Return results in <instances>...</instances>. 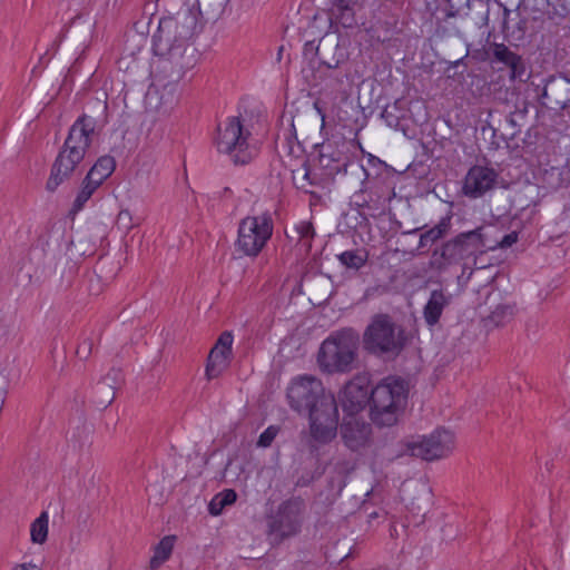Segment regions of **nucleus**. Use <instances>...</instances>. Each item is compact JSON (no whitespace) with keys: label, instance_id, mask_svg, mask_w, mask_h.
<instances>
[{"label":"nucleus","instance_id":"nucleus-8","mask_svg":"<svg viewBox=\"0 0 570 570\" xmlns=\"http://www.w3.org/2000/svg\"><path fill=\"white\" fill-rule=\"evenodd\" d=\"M249 136L250 132L244 129L239 117H229L223 127H218L217 149L228 155L236 166L247 165L256 154L255 148L247 141Z\"/></svg>","mask_w":570,"mask_h":570},{"label":"nucleus","instance_id":"nucleus-42","mask_svg":"<svg viewBox=\"0 0 570 570\" xmlns=\"http://www.w3.org/2000/svg\"><path fill=\"white\" fill-rule=\"evenodd\" d=\"M562 109H566L569 106L570 99L567 100H557L556 101Z\"/></svg>","mask_w":570,"mask_h":570},{"label":"nucleus","instance_id":"nucleus-39","mask_svg":"<svg viewBox=\"0 0 570 570\" xmlns=\"http://www.w3.org/2000/svg\"><path fill=\"white\" fill-rule=\"evenodd\" d=\"M518 233L511 232L507 234L498 244L501 248H509L518 242Z\"/></svg>","mask_w":570,"mask_h":570},{"label":"nucleus","instance_id":"nucleus-44","mask_svg":"<svg viewBox=\"0 0 570 570\" xmlns=\"http://www.w3.org/2000/svg\"><path fill=\"white\" fill-rule=\"evenodd\" d=\"M507 120H508V121H509V124H511L512 126H515V121H514V119H513V117H512V116H509Z\"/></svg>","mask_w":570,"mask_h":570},{"label":"nucleus","instance_id":"nucleus-24","mask_svg":"<svg viewBox=\"0 0 570 570\" xmlns=\"http://www.w3.org/2000/svg\"><path fill=\"white\" fill-rule=\"evenodd\" d=\"M237 492L234 489H225L214 495L208 504L209 514L219 515L226 507L234 504L237 500Z\"/></svg>","mask_w":570,"mask_h":570},{"label":"nucleus","instance_id":"nucleus-34","mask_svg":"<svg viewBox=\"0 0 570 570\" xmlns=\"http://www.w3.org/2000/svg\"><path fill=\"white\" fill-rule=\"evenodd\" d=\"M230 358H207L205 374L207 380L218 377L230 365Z\"/></svg>","mask_w":570,"mask_h":570},{"label":"nucleus","instance_id":"nucleus-17","mask_svg":"<svg viewBox=\"0 0 570 570\" xmlns=\"http://www.w3.org/2000/svg\"><path fill=\"white\" fill-rule=\"evenodd\" d=\"M539 180L543 188L556 191L570 185V158L559 166L548 165L539 173Z\"/></svg>","mask_w":570,"mask_h":570},{"label":"nucleus","instance_id":"nucleus-5","mask_svg":"<svg viewBox=\"0 0 570 570\" xmlns=\"http://www.w3.org/2000/svg\"><path fill=\"white\" fill-rule=\"evenodd\" d=\"M407 344V335L389 314H375L363 332L362 346L371 355H399Z\"/></svg>","mask_w":570,"mask_h":570},{"label":"nucleus","instance_id":"nucleus-45","mask_svg":"<svg viewBox=\"0 0 570 570\" xmlns=\"http://www.w3.org/2000/svg\"><path fill=\"white\" fill-rule=\"evenodd\" d=\"M282 52H283V47H281V48L278 49V60H281Z\"/></svg>","mask_w":570,"mask_h":570},{"label":"nucleus","instance_id":"nucleus-20","mask_svg":"<svg viewBox=\"0 0 570 570\" xmlns=\"http://www.w3.org/2000/svg\"><path fill=\"white\" fill-rule=\"evenodd\" d=\"M451 227L452 214L449 213L448 215L442 217L435 226L429 228L428 230L421 234L417 248L422 249L429 243L433 244L439 239H442L451 232Z\"/></svg>","mask_w":570,"mask_h":570},{"label":"nucleus","instance_id":"nucleus-47","mask_svg":"<svg viewBox=\"0 0 570 570\" xmlns=\"http://www.w3.org/2000/svg\"><path fill=\"white\" fill-rule=\"evenodd\" d=\"M122 215H127V216H128V215H129V213H128V212H120V214H119V218H121V217H122Z\"/></svg>","mask_w":570,"mask_h":570},{"label":"nucleus","instance_id":"nucleus-48","mask_svg":"<svg viewBox=\"0 0 570 570\" xmlns=\"http://www.w3.org/2000/svg\"><path fill=\"white\" fill-rule=\"evenodd\" d=\"M371 518H376L377 517V513L376 512H373L370 514Z\"/></svg>","mask_w":570,"mask_h":570},{"label":"nucleus","instance_id":"nucleus-46","mask_svg":"<svg viewBox=\"0 0 570 570\" xmlns=\"http://www.w3.org/2000/svg\"><path fill=\"white\" fill-rule=\"evenodd\" d=\"M230 191H232L230 188H228V187L224 188V195L229 194Z\"/></svg>","mask_w":570,"mask_h":570},{"label":"nucleus","instance_id":"nucleus-41","mask_svg":"<svg viewBox=\"0 0 570 570\" xmlns=\"http://www.w3.org/2000/svg\"><path fill=\"white\" fill-rule=\"evenodd\" d=\"M315 48L314 41H308L304 46V53L307 55L308 52L315 51Z\"/></svg>","mask_w":570,"mask_h":570},{"label":"nucleus","instance_id":"nucleus-30","mask_svg":"<svg viewBox=\"0 0 570 570\" xmlns=\"http://www.w3.org/2000/svg\"><path fill=\"white\" fill-rule=\"evenodd\" d=\"M98 187L99 186H96L91 179L88 180V177H85L81 184V189L72 204L71 213L76 214L80 212Z\"/></svg>","mask_w":570,"mask_h":570},{"label":"nucleus","instance_id":"nucleus-32","mask_svg":"<svg viewBox=\"0 0 570 570\" xmlns=\"http://www.w3.org/2000/svg\"><path fill=\"white\" fill-rule=\"evenodd\" d=\"M302 169H303V176L301 178H297L295 176V170L293 171V179H294L297 188L308 193V190H307L308 186L320 185L322 183V180H324L323 176H321L318 178L315 174H312L307 161L303 163Z\"/></svg>","mask_w":570,"mask_h":570},{"label":"nucleus","instance_id":"nucleus-29","mask_svg":"<svg viewBox=\"0 0 570 570\" xmlns=\"http://www.w3.org/2000/svg\"><path fill=\"white\" fill-rule=\"evenodd\" d=\"M48 521L49 517L46 511L41 512L40 515L31 523L30 534L33 543H43L48 537Z\"/></svg>","mask_w":570,"mask_h":570},{"label":"nucleus","instance_id":"nucleus-36","mask_svg":"<svg viewBox=\"0 0 570 570\" xmlns=\"http://www.w3.org/2000/svg\"><path fill=\"white\" fill-rule=\"evenodd\" d=\"M330 71L331 73L327 76L330 81L328 86H331L335 91H341L342 86L344 85V80L347 79V71H343L341 68Z\"/></svg>","mask_w":570,"mask_h":570},{"label":"nucleus","instance_id":"nucleus-43","mask_svg":"<svg viewBox=\"0 0 570 570\" xmlns=\"http://www.w3.org/2000/svg\"><path fill=\"white\" fill-rule=\"evenodd\" d=\"M548 96H549V88L546 87L543 90V94H542V98H548Z\"/></svg>","mask_w":570,"mask_h":570},{"label":"nucleus","instance_id":"nucleus-19","mask_svg":"<svg viewBox=\"0 0 570 570\" xmlns=\"http://www.w3.org/2000/svg\"><path fill=\"white\" fill-rule=\"evenodd\" d=\"M357 0H335L330 10L331 22H336L344 28H352L355 24V10Z\"/></svg>","mask_w":570,"mask_h":570},{"label":"nucleus","instance_id":"nucleus-40","mask_svg":"<svg viewBox=\"0 0 570 570\" xmlns=\"http://www.w3.org/2000/svg\"><path fill=\"white\" fill-rule=\"evenodd\" d=\"M13 570H40V568L32 563H22L16 566Z\"/></svg>","mask_w":570,"mask_h":570},{"label":"nucleus","instance_id":"nucleus-1","mask_svg":"<svg viewBox=\"0 0 570 570\" xmlns=\"http://www.w3.org/2000/svg\"><path fill=\"white\" fill-rule=\"evenodd\" d=\"M200 16L198 0H185L159 20L153 51L158 57V75L166 85L177 83L194 67L190 41L202 30Z\"/></svg>","mask_w":570,"mask_h":570},{"label":"nucleus","instance_id":"nucleus-35","mask_svg":"<svg viewBox=\"0 0 570 570\" xmlns=\"http://www.w3.org/2000/svg\"><path fill=\"white\" fill-rule=\"evenodd\" d=\"M298 234V240L306 247L311 248L312 239L315 236V229L311 222H301L295 226Z\"/></svg>","mask_w":570,"mask_h":570},{"label":"nucleus","instance_id":"nucleus-26","mask_svg":"<svg viewBox=\"0 0 570 570\" xmlns=\"http://www.w3.org/2000/svg\"><path fill=\"white\" fill-rule=\"evenodd\" d=\"M399 102H394L393 105H387L382 111V118L385 120L386 125L396 130L403 131L406 135V127L404 122L406 121L404 111L399 108Z\"/></svg>","mask_w":570,"mask_h":570},{"label":"nucleus","instance_id":"nucleus-12","mask_svg":"<svg viewBox=\"0 0 570 570\" xmlns=\"http://www.w3.org/2000/svg\"><path fill=\"white\" fill-rule=\"evenodd\" d=\"M362 341L351 327L333 332L321 345L318 356H356Z\"/></svg>","mask_w":570,"mask_h":570},{"label":"nucleus","instance_id":"nucleus-16","mask_svg":"<svg viewBox=\"0 0 570 570\" xmlns=\"http://www.w3.org/2000/svg\"><path fill=\"white\" fill-rule=\"evenodd\" d=\"M320 65L328 70L340 69L347 61V51L335 37H323L315 48Z\"/></svg>","mask_w":570,"mask_h":570},{"label":"nucleus","instance_id":"nucleus-25","mask_svg":"<svg viewBox=\"0 0 570 570\" xmlns=\"http://www.w3.org/2000/svg\"><path fill=\"white\" fill-rule=\"evenodd\" d=\"M337 258L346 268L358 271L366 264L368 259V252L365 248L345 250L341 253Z\"/></svg>","mask_w":570,"mask_h":570},{"label":"nucleus","instance_id":"nucleus-38","mask_svg":"<svg viewBox=\"0 0 570 570\" xmlns=\"http://www.w3.org/2000/svg\"><path fill=\"white\" fill-rule=\"evenodd\" d=\"M321 472L314 471V472H304L302 475L298 476L295 485L299 488L308 487L312 484L316 479L321 476Z\"/></svg>","mask_w":570,"mask_h":570},{"label":"nucleus","instance_id":"nucleus-4","mask_svg":"<svg viewBox=\"0 0 570 570\" xmlns=\"http://www.w3.org/2000/svg\"><path fill=\"white\" fill-rule=\"evenodd\" d=\"M95 121L83 115L70 127L65 144L59 151L47 180L48 191H55L65 180L77 170L91 142L95 131Z\"/></svg>","mask_w":570,"mask_h":570},{"label":"nucleus","instance_id":"nucleus-27","mask_svg":"<svg viewBox=\"0 0 570 570\" xmlns=\"http://www.w3.org/2000/svg\"><path fill=\"white\" fill-rule=\"evenodd\" d=\"M120 379L121 372L119 370H111V372L107 374L106 379L98 382L97 391L106 392V399L99 402L100 405L107 407L112 403L116 394L114 384H116Z\"/></svg>","mask_w":570,"mask_h":570},{"label":"nucleus","instance_id":"nucleus-33","mask_svg":"<svg viewBox=\"0 0 570 570\" xmlns=\"http://www.w3.org/2000/svg\"><path fill=\"white\" fill-rule=\"evenodd\" d=\"M513 316V306L509 304H499L489 315V321L495 326H501L509 322Z\"/></svg>","mask_w":570,"mask_h":570},{"label":"nucleus","instance_id":"nucleus-13","mask_svg":"<svg viewBox=\"0 0 570 570\" xmlns=\"http://www.w3.org/2000/svg\"><path fill=\"white\" fill-rule=\"evenodd\" d=\"M498 178L499 173L494 168L474 165L464 177L462 191L469 198H480L495 188Z\"/></svg>","mask_w":570,"mask_h":570},{"label":"nucleus","instance_id":"nucleus-21","mask_svg":"<svg viewBox=\"0 0 570 570\" xmlns=\"http://www.w3.org/2000/svg\"><path fill=\"white\" fill-rule=\"evenodd\" d=\"M116 161L111 156H101L88 171V180H92L96 186H100L115 170Z\"/></svg>","mask_w":570,"mask_h":570},{"label":"nucleus","instance_id":"nucleus-2","mask_svg":"<svg viewBox=\"0 0 570 570\" xmlns=\"http://www.w3.org/2000/svg\"><path fill=\"white\" fill-rule=\"evenodd\" d=\"M409 392L410 383L402 376L390 375L373 386L370 374L358 373L345 383L336 401L344 416H357L368 410L372 423L385 428L397 423L406 407Z\"/></svg>","mask_w":570,"mask_h":570},{"label":"nucleus","instance_id":"nucleus-6","mask_svg":"<svg viewBox=\"0 0 570 570\" xmlns=\"http://www.w3.org/2000/svg\"><path fill=\"white\" fill-rule=\"evenodd\" d=\"M487 246L483 227L463 232L453 238L443 242L431 254L430 267L444 272L450 266L458 265Z\"/></svg>","mask_w":570,"mask_h":570},{"label":"nucleus","instance_id":"nucleus-23","mask_svg":"<svg viewBox=\"0 0 570 570\" xmlns=\"http://www.w3.org/2000/svg\"><path fill=\"white\" fill-rule=\"evenodd\" d=\"M175 540V535H166L157 543L154 548V556L149 561L151 570L158 569L166 560L169 559L174 549Z\"/></svg>","mask_w":570,"mask_h":570},{"label":"nucleus","instance_id":"nucleus-7","mask_svg":"<svg viewBox=\"0 0 570 570\" xmlns=\"http://www.w3.org/2000/svg\"><path fill=\"white\" fill-rule=\"evenodd\" d=\"M306 503L299 495L283 501L267 518V534L272 544H281L302 531Z\"/></svg>","mask_w":570,"mask_h":570},{"label":"nucleus","instance_id":"nucleus-14","mask_svg":"<svg viewBox=\"0 0 570 570\" xmlns=\"http://www.w3.org/2000/svg\"><path fill=\"white\" fill-rule=\"evenodd\" d=\"M340 432L345 446L351 451H358L368 444L372 426L356 416H344Z\"/></svg>","mask_w":570,"mask_h":570},{"label":"nucleus","instance_id":"nucleus-37","mask_svg":"<svg viewBox=\"0 0 570 570\" xmlns=\"http://www.w3.org/2000/svg\"><path fill=\"white\" fill-rule=\"evenodd\" d=\"M278 432L279 428L277 425H269L267 429H265L264 432L261 433L257 440V446L268 448L275 440Z\"/></svg>","mask_w":570,"mask_h":570},{"label":"nucleus","instance_id":"nucleus-11","mask_svg":"<svg viewBox=\"0 0 570 570\" xmlns=\"http://www.w3.org/2000/svg\"><path fill=\"white\" fill-rule=\"evenodd\" d=\"M454 449V434L452 431L438 428L430 435L419 441L406 443L410 455L425 461H434L448 456Z\"/></svg>","mask_w":570,"mask_h":570},{"label":"nucleus","instance_id":"nucleus-9","mask_svg":"<svg viewBox=\"0 0 570 570\" xmlns=\"http://www.w3.org/2000/svg\"><path fill=\"white\" fill-rule=\"evenodd\" d=\"M351 142L344 137L328 139L320 147L318 168L323 179L332 180L340 173H346L347 168L352 170L363 171L365 179L368 174L362 165L352 160L350 155Z\"/></svg>","mask_w":570,"mask_h":570},{"label":"nucleus","instance_id":"nucleus-15","mask_svg":"<svg viewBox=\"0 0 570 570\" xmlns=\"http://www.w3.org/2000/svg\"><path fill=\"white\" fill-rule=\"evenodd\" d=\"M491 63L508 68L512 80L525 81L528 79L524 59L504 43L492 42Z\"/></svg>","mask_w":570,"mask_h":570},{"label":"nucleus","instance_id":"nucleus-28","mask_svg":"<svg viewBox=\"0 0 570 570\" xmlns=\"http://www.w3.org/2000/svg\"><path fill=\"white\" fill-rule=\"evenodd\" d=\"M490 36L488 35V38L485 40V43H479L478 47H474L473 45H468V53L466 57H469L471 60L475 62H490L492 59V42H490Z\"/></svg>","mask_w":570,"mask_h":570},{"label":"nucleus","instance_id":"nucleus-18","mask_svg":"<svg viewBox=\"0 0 570 570\" xmlns=\"http://www.w3.org/2000/svg\"><path fill=\"white\" fill-rule=\"evenodd\" d=\"M451 303V296L446 295L442 289H434L431 292L426 304L423 307V318L425 323L433 327L442 316L446 306Z\"/></svg>","mask_w":570,"mask_h":570},{"label":"nucleus","instance_id":"nucleus-3","mask_svg":"<svg viewBox=\"0 0 570 570\" xmlns=\"http://www.w3.org/2000/svg\"><path fill=\"white\" fill-rule=\"evenodd\" d=\"M289 407L308 417L311 439L317 444H328L337 435L340 413L337 401L322 382L312 376L294 380L286 393Z\"/></svg>","mask_w":570,"mask_h":570},{"label":"nucleus","instance_id":"nucleus-10","mask_svg":"<svg viewBox=\"0 0 570 570\" xmlns=\"http://www.w3.org/2000/svg\"><path fill=\"white\" fill-rule=\"evenodd\" d=\"M273 235L269 215L247 216L238 226L236 248L246 256L256 257Z\"/></svg>","mask_w":570,"mask_h":570},{"label":"nucleus","instance_id":"nucleus-22","mask_svg":"<svg viewBox=\"0 0 570 570\" xmlns=\"http://www.w3.org/2000/svg\"><path fill=\"white\" fill-rule=\"evenodd\" d=\"M323 373H350L357 368L360 358H316Z\"/></svg>","mask_w":570,"mask_h":570},{"label":"nucleus","instance_id":"nucleus-31","mask_svg":"<svg viewBox=\"0 0 570 570\" xmlns=\"http://www.w3.org/2000/svg\"><path fill=\"white\" fill-rule=\"evenodd\" d=\"M233 341L232 332H223L209 350L207 356H227L232 352Z\"/></svg>","mask_w":570,"mask_h":570}]
</instances>
